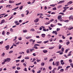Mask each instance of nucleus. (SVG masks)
<instances>
[{
	"mask_svg": "<svg viewBox=\"0 0 73 73\" xmlns=\"http://www.w3.org/2000/svg\"><path fill=\"white\" fill-rule=\"evenodd\" d=\"M21 4V2L19 3H18L17 4H16V5H20Z\"/></svg>",
	"mask_w": 73,
	"mask_h": 73,
	"instance_id": "43",
	"label": "nucleus"
},
{
	"mask_svg": "<svg viewBox=\"0 0 73 73\" xmlns=\"http://www.w3.org/2000/svg\"><path fill=\"white\" fill-rule=\"evenodd\" d=\"M14 23H15V24H16V25H19L20 24V23H19V22H18V21H15L14 22Z\"/></svg>",
	"mask_w": 73,
	"mask_h": 73,
	"instance_id": "5",
	"label": "nucleus"
},
{
	"mask_svg": "<svg viewBox=\"0 0 73 73\" xmlns=\"http://www.w3.org/2000/svg\"><path fill=\"white\" fill-rule=\"evenodd\" d=\"M41 36L42 37H43V38H44V37H45V34H41Z\"/></svg>",
	"mask_w": 73,
	"mask_h": 73,
	"instance_id": "15",
	"label": "nucleus"
},
{
	"mask_svg": "<svg viewBox=\"0 0 73 73\" xmlns=\"http://www.w3.org/2000/svg\"><path fill=\"white\" fill-rule=\"evenodd\" d=\"M49 40L51 42H52V41H53V39L52 38L50 39Z\"/></svg>",
	"mask_w": 73,
	"mask_h": 73,
	"instance_id": "61",
	"label": "nucleus"
},
{
	"mask_svg": "<svg viewBox=\"0 0 73 73\" xmlns=\"http://www.w3.org/2000/svg\"><path fill=\"white\" fill-rule=\"evenodd\" d=\"M64 70L63 69H62L60 70V72H63Z\"/></svg>",
	"mask_w": 73,
	"mask_h": 73,
	"instance_id": "27",
	"label": "nucleus"
},
{
	"mask_svg": "<svg viewBox=\"0 0 73 73\" xmlns=\"http://www.w3.org/2000/svg\"><path fill=\"white\" fill-rule=\"evenodd\" d=\"M62 37L63 39H65V37H64V36L63 35H62Z\"/></svg>",
	"mask_w": 73,
	"mask_h": 73,
	"instance_id": "54",
	"label": "nucleus"
},
{
	"mask_svg": "<svg viewBox=\"0 0 73 73\" xmlns=\"http://www.w3.org/2000/svg\"><path fill=\"white\" fill-rule=\"evenodd\" d=\"M70 50V48H68L66 50L65 53H67V52L68 51V50Z\"/></svg>",
	"mask_w": 73,
	"mask_h": 73,
	"instance_id": "18",
	"label": "nucleus"
},
{
	"mask_svg": "<svg viewBox=\"0 0 73 73\" xmlns=\"http://www.w3.org/2000/svg\"><path fill=\"white\" fill-rule=\"evenodd\" d=\"M4 3V0H2L0 1V3Z\"/></svg>",
	"mask_w": 73,
	"mask_h": 73,
	"instance_id": "56",
	"label": "nucleus"
},
{
	"mask_svg": "<svg viewBox=\"0 0 73 73\" xmlns=\"http://www.w3.org/2000/svg\"><path fill=\"white\" fill-rule=\"evenodd\" d=\"M13 53V51H12V50L10 51L9 52V54L11 53Z\"/></svg>",
	"mask_w": 73,
	"mask_h": 73,
	"instance_id": "62",
	"label": "nucleus"
},
{
	"mask_svg": "<svg viewBox=\"0 0 73 73\" xmlns=\"http://www.w3.org/2000/svg\"><path fill=\"white\" fill-rule=\"evenodd\" d=\"M3 61H4L3 62L1 63V64H2V65H4V64L5 63V62H5V60H3Z\"/></svg>",
	"mask_w": 73,
	"mask_h": 73,
	"instance_id": "23",
	"label": "nucleus"
},
{
	"mask_svg": "<svg viewBox=\"0 0 73 73\" xmlns=\"http://www.w3.org/2000/svg\"><path fill=\"white\" fill-rule=\"evenodd\" d=\"M51 37V35H47V37L48 38H50V37Z\"/></svg>",
	"mask_w": 73,
	"mask_h": 73,
	"instance_id": "30",
	"label": "nucleus"
},
{
	"mask_svg": "<svg viewBox=\"0 0 73 73\" xmlns=\"http://www.w3.org/2000/svg\"><path fill=\"white\" fill-rule=\"evenodd\" d=\"M71 53H72V51H70V52H69L67 56H70V55H71Z\"/></svg>",
	"mask_w": 73,
	"mask_h": 73,
	"instance_id": "26",
	"label": "nucleus"
},
{
	"mask_svg": "<svg viewBox=\"0 0 73 73\" xmlns=\"http://www.w3.org/2000/svg\"><path fill=\"white\" fill-rule=\"evenodd\" d=\"M70 66H68L66 67V68L67 69H65V70H68V68H70Z\"/></svg>",
	"mask_w": 73,
	"mask_h": 73,
	"instance_id": "25",
	"label": "nucleus"
},
{
	"mask_svg": "<svg viewBox=\"0 0 73 73\" xmlns=\"http://www.w3.org/2000/svg\"><path fill=\"white\" fill-rule=\"evenodd\" d=\"M61 47H62V45L60 44H59L58 46L59 49H60L61 48Z\"/></svg>",
	"mask_w": 73,
	"mask_h": 73,
	"instance_id": "19",
	"label": "nucleus"
},
{
	"mask_svg": "<svg viewBox=\"0 0 73 73\" xmlns=\"http://www.w3.org/2000/svg\"><path fill=\"white\" fill-rule=\"evenodd\" d=\"M44 64H45V63L43 62L41 63V66H44Z\"/></svg>",
	"mask_w": 73,
	"mask_h": 73,
	"instance_id": "28",
	"label": "nucleus"
},
{
	"mask_svg": "<svg viewBox=\"0 0 73 73\" xmlns=\"http://www.w3.org/2000/svg\"><path fill=\"white\" fill-rule=\"evenodd\" d=\"M4 22H5V21L3 19L1 21V23H0V24H2L3 23H4Z\"/></svg>",
	"mask_w": 73,
	"mask_h": 73,
	"instance_id": "13",
	"label": "nucleus"
},
{
	"mask_svg": "<svg viewBox=\"0 0 73 73\" xmlns=\"http://www.w3.org/2000/svg\"><path fill=\"white\" fill-rule=\"evenodd\" d=\"M24 61H25L24 59H23V60H21V62H24Z\"/></svg>",
	"mask_w": 73,
	"mask_h": 73,
	"instance_id": "58",
	"label": "nucleus"
},
{
	"mask_svg": "<svg viewBox=\"0 0 73 73\" xmlns=\"http://www.w3.org/2000/svg\"><path fill=\"white\" fill-rule=\"evenodd\" d=\"M62 7V5H60L58 6V8H61Z\"/></svg>",
	"mask_w": 73,
	"mask_h": 73,
	"instance_id": "49",
	"label": "nucleus"
},
{
	"mask_svg": "<svg viewBox=\"0 0 73 73\" xmlns=\"http://www.w3.org/2000/svg\"><path fill=\"white\" fill-rule=\"evenodd\" d=\"M27 53H29V49H27L26 51Z\"/></svg>",
	"mask_w": 73,
	"mask_h": 73,
	"instance_id": "29",
	"label": "nucleus"
},
{
	"mask_svg": "<svg viewBox=\"0 0 73 73\" xmlns=\"http://www.w3.org/2000/svg\"><path fill=\"white\" fill-rule=\"evenodd\" d=\"M53 48H54V47H50L49 48V49H53Z\"/></svg>",
	"mask_w": 73,
	"mask_h": 73,
	"instance_id": "47",
	"label": "nucleus"
},
{
	"mask_svg": "<svg viewBox=\"0 0 73 73\" xmlns=\"http://www.w3.org/2000/svg\"><path fill=\"white\" fill-rule=\"evenodd\" d=\"M53 61V59L52 58H51L49 60V61L51 62V61Z\"/></svg>",
	"mask_w": 73,
	"mask_h": 73,
	"instance_id": "52",
	"label": "nucleus"
},
{
	"mask_svg": "<svg viewBox=\"0 0 73 73\" xmlns=\"http://www.w3.org/2000/svg\"><path fill=\"white\" fill-rule=\"evenodd\" d=\"M48 42H49V40H46V41H44V44H46V43H47Z\"/></svg>",
	"mask_w": 73,
	"mask_h": 73,
	"instance_id": "40",
	"label": "nucleus"
},
{
	"mask_svg": "<svg viewBox=\"0 0 73 73\" xmlns=\"http://www.w3.org/2000/svg\"><path fill=\"white\" fill-rule=\"evenodd\" d=\"M36 58V59H37L36 60V61L37 62H40V61H41V60H38V59L37 58Z\"/></svg>",
	"mask_w": 73,
	"mask_h": 73,
	"instance_id": "33",
	"label": "nucleus"
},
{
	"mask_svg": "<svg viewBox=\"0 0 73 73\" xmlns=\"http://www.w3.org/2000/svg\"><path fill=\"white\" fill-rule=\"evenodd\" d=\"M66 41H67L66 42V44L67 45H68L70 44V42H69V40H66Z\"/></svg>",
	"mask_w": 73,
	"mask_h": 73,
	"instance_id": "16",
	"label": "nucleus"
},
{
	"mask_svg": "<svg viewBox=\"0 0 73 73\" xmlns=\"http://www.w3.org/2000/svg\"><path fill=\"white\" fill-rule=\"evenodd\" d=\"M4 61H5L6 62H9L11 61V58H7L6 59H4Z\"/></svg>",
	"mask_w": 73,
	"mask_h": 73,
	"instance_id": "1",
	"label": "nucleus"
},
{
	"mask_svg": "<svg viewBox=\"0 0 73 73\" xmlns=\"http://www.w3.org/2000/svg\"><path fill=\"white\" fill-rule=\"evenodd\" d=\"M5 56V53L3 52V53L1 54L2 57H4Z\"/></svg>",
	"mask_w": 73,
	"mask_h": 73,
	"instance_id": "32",
	"label": "nucleus"
},
{
	"mask_svg": "<svg viewBox=\"0 0 73 73\" xmlns=\"http://www.w3.org/2000/svg\"><path fill=\"white\" fill-rule=\"evenodd\" d=\"M15 3V1H13L10 0L9 1V3H10V4H12V3Z\"/></svg>",
	"mask_w": 73,
	"mask_h": 73,
	"instance_id": "12",
	"label": "nucleus"
},
{
	"mask_svg": "<svg viewBox=\"0 0 73 73\" xmlns=\"http://www.w3.org/2000/svg\"><path fill=\"white\" fill-rule=\"evenodd\" d=\"M55 65L56 66H58L59 65V62L56 61L55 63Z\"/></svg>",
	"mask_w": 73,
	"mask_h": 73,
	"instance_id": "9",
	"label": "nucleus"
},
{
	"mask_svg": "<svg viewBox=\"0 0 73 73\" xmlns=\"http://www.w3.org/2000/svg\"><path fill=\"white\" fill-rule=\"evenodd\" d=\"M60 29L57 28L56 29V31L57 32H58V31H60Z\"/></svg>",
	"mask_w": 73,
	"mask_h": 73,
	"instance_id": "51",
	"label": "nucleus"
},
{
	"mask_svg": "<svg viewBox=\"0 0 73 73\" xmlns=\"http://www.w3.org/2000/svg\"><path fill=\"white\" fill-rule=\"evenodd\" d=\"M50 27H52V28H53V27H55V25H53V24H51Z\"/></svg>",
	"mask_w": 73,
	"mask_h": 73,
	"instance_id": "36",
	"label": "nucleus"
},
{
	"mask_svg": "<svg viewBox=\"0 0 73 73\" xmlns=\"http://www.w3.org/2000/svg\"><path fill=\"white\" fill-rule=\"evenodd\" d=\"M5 48H6V50H8L9 48V45H7V46L5 47Z\"/></svg>",
	"mask_w": 73,
	"mask_h": 73,
	"instance_id": "3",
	"label": "nucleus"
},
{
	"mask_svg": "<svg viewBox=\"0 0 73 73\" xmlns=\"http://www.w3.org/2000/svg\"><path fill=\"white\" fill-rule=\"evenodd\" d=\"M25 59H26V60H28V59H29V58L28 56H26V57H25L24 58Z\"/></svg>",
	"mask_w": 73,
	"mask_h": 73,
	"instance_id": "22",
	"label": "nucleus"
},
{
	"mask_svg": "<svg viewBox=\"0 0 73 73\" xmlns=\"http://www.w3.org/2000/svg\"><path fill=\"white\" fill-rule=\"evenodd\" d=\"M59 21H61V22H64V20L62 19H59Z\"/></svg>",
	"mask_w": 73,
	"mask_h": 73,
	"instance_id": "31",
	"label": "nucleus"
},
{
	"mask_svg": "<svg viewBox=\"0 0 73 73\" xmlns=\"http://www.w3.org/2000/svg\"><path fill=\"white\" fill-rule=\"evenodd\" d=\"M2 34L3 35H5V31H3L2 32Z\"/></svg>",
	"mask_w": 73,
	"mask_h": 73,
	"instance_id": "45",
	"label": "nucleus"
},
{
	"mask_svg": "<svg viewBox=\"0 0 73 73\" xmlns=\"http://www.w3.org/2000/svg\"><path fill=\"white\" fill-rule=\"evenodd\" d=\"M69 21L68 20H66V21H64V22H65V23H68Z\"/></svg>",
	"mask_w": 73,
	"mask_h": 73,
	"instance_id": "46",
	"label": "nucleus"
},
{
	"mask_svg": "<svg viewBox=\"0 0 73 73\" xmlns=\"http://www.w3.org/2000/svg\"><path fill=\"white\" fill-rule=\"evenodd\" d=\"M48 68L49 70H51L52 69V66H50L48 67Z\"/></svg>",
	"mask_w": 73,
	"mask_h": 73,
	"instance_id": "42",
	"label": "nucleus"
},
{
	"mask_svg": "<svg viewBox=\"0 0 73 73\" xmlns=\"http://www.w3.org/2000/svg\"><path fill=\"white\" fill-rule=\"evenodd\" d=\"M18 40H22V38L21 37H19Z\"/></svg>",
	"mask_w": 73,
	"mask_h": 73,
	"instance_id": "44",
	"label": "nucleus"
},
{
	"mask_svg": "<svg viewBox=\"0 0 73 73\" xmlns=\"http://www.w3.org/2000/svg\"><path fill=\"white\" fill-rule=\"evenodd\" d=\"M70 65L71 66V67L72 68H73V64L72 63H71L70 64Z\"/></svg>",
	"mask_w": 73,
	"mask_h": 73,
	"instance_id": "64",
	"label": "nucleus"
},
{
	"mask_svg": "<svg viewBox=\"0 0 73 73\" xmlns=\"http://www.w3.org/2000/svg\"><path fill=\"white\" fill-rule=\"evenodd\" d=\"M52 34H54V33H55V34L56 35H57L58 34L56 31H53L52 32Z\"/></svg>",
	"mask_w": 73,
	"mask_h": 73,
	"instance_id": "7",
	"label": "nucleus"
},
{
	"mask_svg": "<svg viewBox=\"0 0 73 73\" xmlns=\"http://www.w3.org/2000/svg\"><path fill=\"white\" fill-rule=\"evenodd\" d=\"M72 19V15H71L70 17H69V20H70Z\"/></svg>",
	"mask_w": 73,
	"mask_h": 73,
	"instance_id": "24",
	"label": "nucleus"
},
{
	"mask_svg": "<svg viewBox=\"0 0 73 73\" xmlns=\"http://www.w3.org/2000/svg\"><path fill=\"white\" fill-rule=\"evenodd\" d=\"M40 70H39L37 72V73H40L41 72V71H42V68H40Z\"/></svg>",
	"mask_w": 73,
	"mask_h": 73,
	"instance_id": "11",
	"label": "nucleus"
},
{
	"mask_svg": "<svg viewBox=\"0 0 73 73\" xmlns=\"http://www.w3.org/2000/svg\"><path fill=\"white\" fill-rule=\"evenodd\" d=\"M73 29V27L72 26H70L68 28V30H69L70 31V30H72V29Z\"/></svg>",
	"mask_w": 73,
	"mask_h": 73,
	"instance_id": "8",
	"label": "nucleus"
},
{
	"mask_svg": "<svg viewBox=\"0 0 73 73\" xmlns=\"http://www.w3.org/2000/svg\"><path fill=\"white\" fill-rule=\"evenodd\" d=\"M24 71H25V72H27V68H25L23 70Z\"/></svg>",
	"mask_w": 73,
	"mask_h": 73,
	"instance_id": "39",
	"label": "nucleus"
},
{
	"mask_svg": "<svg viewBox=\"0 0 73 73\" xmlns=\"http://www.w3.org/2000/svg\"><path fill=\"white\" fill-rule=\"evenodd\" d=\"M34 48H35V49H38V47L36 46H34Z\"/></svg>",
	"mask_w": 73,
	"mask_h": 73,
	"instance_id": "53",
	"label": "nucleus"
},
{
	"mask_svg": "<svg viewBox=\"0 0 73 73\" xmlns=\"http://www.w3.org/2000/svg\"><path fill=\"white\" fill-rule=\"evenodd\" d=\"M43 52L44 53H46L48 52V51L46 50H43Z\"/></svg>",
	"mask_w": 73,
	"mask_h": 73,
	"instance_id": "17",
	"label": "nucleus"
},
{
	"mask_svg": "<svg viewBox=\"0 0 73 73\" xmlns=\"http://www.w3.org/2000/svg\"><path fill=\"white\" fill-rule=\"evenodd\" d=\"M10 31H11V32H12L13 31V29H12V28H11L10 30Z\"/></svg>",
	"mask_w": 73,
	"mask_h": 73,
	"instance_id": "41",
	"label": "nucleus"
},
{
	"mask_svg": "<svg viewBox=\"0 0 73 73\" xmlns=\"http://www.w3.org/2000/svg\"><path fill=\"white\" fill-rule=\"evenodd\" d=\"M72 3H73L72 1H70L68 3H67V4L68 5H70L71 4H72Z\"/></svg>",
	"mask_w": 73,
	"mask_h": 73,
	"instance_id": "14",
	"label": "nucleus"
},
{
	"mask_svg": "<svg viewBox=\"0 0 73 73\" xmlns=\"http://www.w3.org/2000/svg\"><path fill=\"white\" fill-rule=\"evenodd\" d=\"M13 46H17V45L16 44H15V43H13Z\"/></svg>",
	"mask_w": 73,
	"mask_h": 73,
	"instance_id": "55",
	"label": "nucleus"
},
{
	"mask_svg": "<svg viewBox=\"0 0 73 73\" xmlns=\"http://www.w3.org/2000/svg\"><path fill=\"white\" fill-rule=\"evenodd\" d=\"M34 46H40V44H35L34 45Z\"/></svg>",
	"mask_w": 73,
	"mask_h": 73,
	"instance_id": "57",
	"label": "nucleus"
},
{
	"mask_svg": "<svg viewBox=\"0 0 73 73\" xmlns=\"http://www.w3.org/2000/svg\"><path fill=\"white\" fill-rule=\"evenodd\" d=\"M9 32H8L7 33V36H8L9 35Z\"/></svg>",
	"mask_w": 73,
	"mask_h": 73,
	"instance_id": "60",
	"label": "nucleus"
},
{
	"mask_svg": "<svg viewBox=\"0 0 73 73\" xmlns=\"http://www.w3.org/2000/svg\"><path fill=\"white\" fill-rule=\"evenodd\" d=\"M50 7H55V5H54V4H53L52 5H50Z\"/></svg>",
	"mask_w": 73,
	"mask_h": 73,
	"instance_id": "34",
	"label": "nucleus"
},
{
	"mask_svg": "<svg viewBox=\"0 0 73 73\" xmlns=\"http://www.w3.org/2000/svg\"><path fill=\"white\" fill-rule=\"evenodd\" d=\"M60 63L61 65H64V60H60Z\"/></svg>",
	"mask_w": 73,
	"mask_h": 73,
	"instance_id": "10",
	"label": "nucleus"
},
{
	"mask_svg": "<svg viewBox=\"0 0 73 73\" xmlns=\"http://www.w3.org/2000/svg\"><path fill=\"white\" fill-rule=\"evenodd\" d=\"M52 9L53 10H54V11H55V10H56V7H54V8H52Z\"/></svg>",
	"mask_w": 73,
	"mask_h": 73,
	"instance_id": "59",
	"label": "nucleus"
},
{
	"mask_svg": "<svg viewBox=\"0 0 73 73\" xmlns=\"http://www.w3.org/2000/svg\"><path fill=\"white\" fill-rule=\"evenodd\" d=\"M62 19V16L61 15H59L58 17V20Z\"/></svg>",
	"mask_w": 73,
	"mask_h": 73,
	"instance_id": "6",
	"label": "nucleus"
},
{
	"mask_svg": "<svg viewBox=\"0 0 73 73\" xmlns=\"http://www.w3.org/2000/svg\"><path fill=\"white\" fill-rule=\"evenodd\" d=\"M15 73H19V71L17 70H16L15 71Z\"/></svg>",
	"mask_w": 73,
	"mask_h": 73,
	"instance_id": "63",
	"label": "nucleus"
},
{
	"mask_svg": "<svg viewBox=\"0 0 73 73\" xmlns=\"http://www.w3.org/2000/svg\"><path fill=\"white\" fill-rule=\"evenodd\" d=\"M38 21H39V19L36 18L34 20V22L35 23H37V22H38Z\"/></svg>",
	"mask_w": 73,
	"mask_h": 73,
	"instance_id": "2",
	"label": "nucleus"
},
{
	"mask_svg": "<svg viewBox=\"0 0 73 73\" xmlns=\"http://www.w3.org/2000/svg\"><path fill=\"white\" fill-rule=\"evenodd\" d=\"M42 42V41H40L39 42H36V43H38V44H41Z\"/></svg>",
	"mask_w": 73,
	"mask_h": 73,
	"instance_id": "50",
	"label": "nucleus"
},
{
	"mask_svg": "<svg viewBox=\"0 0 73 73\" xmlns=\"http://www.w3.org/2000/svg\"><path fill=\"white\" fill-rule=\"evenodd\" d=\"M26 12H27L26 13V15H28L29 14V10H27Z\"/></svg>",
	"mask_w": 73,
	"mask_h": 73,
	"instance_id": "21",
	"label": "nucleus"
},
{
	"mask_svg": "<svg viewBox=\"0 0 73 73\" xmlns=\"http://www.w3.org/2000/svg\"><path fill=\"white\" fill-rule=\"evenodd\" d=\"M31 38V36H27L26 38V39H29V38Z\"/></svg>",
	"mask_w": 73,
	"mask_h": 73,
	"instance_id": "37",
	"label": "nucleus"
},
{
	"mask_svg": "<svg viewBox=\"0 0 73 73\" xmlns=\"http://www.w3.org/2000/svg\"><path fill=\"white\" fill-rule=\"evenodd\" d=\"M30 31H33V32H34V31H35V29L33 28H32L30 29Z\"/></svg>",
	"mask_w": 73,
	"mask_h": 73,
	"instance_id": "35",
	"label": "nucleus"
},
{
	"mask_svg": "<svg viewBox=\"0 0 73 73\" xmlns=\"http://www.w3.org/2000/svg\"><path fill=\"white\" fill-rule=\"evenodd\" d=\"M23 32L24 33H27V30H23Z\"/></svg>",
	"mask_w": 73,
	"mask_h": 73,
	"instance_id": "38",
	"label": "nucleus"
},
{
	"mask_svg": "<svg viewBox=\"0 0 73 73\" xmlns=\"http://www.w3.org/2000/svg\"><path fill=\"white\" fill-rule=\"evenodd\" d=\"M64 48H61V50L62 51V52H63L64 51Z\"/></svg>",
	"mask_w": 73,
	"mask_h": 73,
	"instance_id": "48",
	"label": "nucleus"
},
{
	"mask_svg": "<svg viewBox=\"0 0 73 73\" xmlns=\"http://www.w3.org/2000/svg\"><path fill=\"white\" fill-rule=\"evenodd\" d=\"M62 68V66H58V70H59L60 69H61Z\"/></svg>",
	"mask_w": 73,
	"mask_h": 73,
	"instance_id": "20",
	"label": "nucleus"
},
{
	"mask_svg": "<svg viewBox=\"0 0 73 73\" xmlns=\"http://www.w3.org/2000/svg\"><path fill=\"white\" fill-rule=\"evenodd\" d=\"M41 27L42 28L43 31H44V32H46V29H45V27L43 26H42Z\"/></svg>",
	"mask_w": 73,
	"mask_h": 73,
	"instance_id": "4",
	"label": "nucleus"
}]
</instances>
